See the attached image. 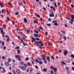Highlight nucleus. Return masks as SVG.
Returning a JSON list of instances; mask_svg holds the SVG:
<instances>
[{"instance_id":"1","label":"nucleus","mask_w":74,"mask_h":74,"mask_svg":"<svg viewBox=\"0 0 74 74\" xmlns=\"http://www.w3.org/2000/svg\"><path fill=\"white\" fill-rule=\"evenodd\" d=\"M71 19V21H69V22L71 24V25H73V22H74V15L71 14L70 15Z\"/></svg>"},{"instance_id":"2","label":"nucleus","mask_w":74,"mask_h":74,"mask_svg":"<svg viewBox=\"0 0 74 74\" xmlns=\"http://www.w3.org/2000/svg\"><path fill=\"white\" fill-rule=\"evenodd\" d=\"M40 42V43H38L37 45L36 44L37 47H38V46H39V48H40V49H42V47H41V46H42V47H43V44H41V43H42V41H39V42ZM38 44H40V45Z\"/></svg>"},{"instance_id":"3","label":"nucleus","mask_w":74,"mask_h":74,"mask_svg":"<svg viewBox=\"0 0 74 74\" xmlns=\"http://www.w3.org/2000/svg\"><path fill=\"white\" fill-rule=\"evenodd\" d=\"M32 40H31V41L32 42H35V44H36L37 45V43H40V42H36V39L35 38L33 37H32Z\"/></svg>"},{"instance_id":"4","label":"nucleus","mask_w":74,"mask_h":74,"mask_svg":"<svg viewBox=\"0 0 74 74\" xmlns=\"http://www.w3.org/2000/svg\"><path fill=\"white\" fill-rule=\"evenodd\" d=\"M14 57L16 58V59H18L19 61H21V59H20L21 58V56L20 55H14Z\"/></svg>"},{"instance_id":"5","label":"nucleus","mask_w":74,"mask_h":74,"mask_svg":"<svg viewBox=\"0 0 74 74\" xmlns=\"http://www.w3.org/2000/svg\"><path fill=\"white\" fill-rule=\"evenodd\" d=\"M0 29L1 30V32L2 34H3L2 36L3 37H4V34H5V32H4V30L3 29V28L0 27Z\"/></svg>"},{"instance_id":"6","label":"nucleus","mask_w":74,"mask_h":74,"mask_svg":"<svg viewBox=\"0 0 74 74\" xmlns=\"http://www.w3.org/2000/svg\"><path fill=\"white\" fill-rule=\"evenodd\" d=\"M67 53H68V51H67V50H64V54L65 56H66V55H67Z\"/></svg>"},{"instance_id":"7","label":"nucleus","mask_w":74,"mask_h":74,"mask_svg":"<svg viewBox=\"0 0 74 74\" xmlns=\"http://www.w3.org/2000/svg\"><path fill=\"white\" fill-rule=\"evenodd\" d=\"M19 5H23V3H22V2L21 1H18V3Z\"/></svg>"},{"instance_id":"8","label":"nucleus","mask_w":74,"mask_h":74,"mask_svg":"<svg viewBox=\"0 0 74 74\" xmlns=\"http://www.w3.org/2000/svg\"><path fill=\"white\" fill-rule=\"evenodd\" d=\"M42 57L43 58H42V59H43V60H44V59H45V58H46V56H45V55L42 54Z\"/></svg>"},{"instance_id":"9","label":"nucleus","mask_w":74,"mask_h":74,"mask_svg":"<svg viewBox=\"0 0 74 74\" xmlns=\"http://www.w3.org/2000/svg\"><path fill=\"white\" fill-rule=\"evenodd\" d=\"M4 64L6 66H8L10 65V64L8 63V62H5L4 63Z\"/></svg>"},{"instance_id":"10","label":"nucleus","mask_w":74,"mask_h":74,"mask_svg":"<svg viewBox=\"0 0 74 74\" xmlns=\"http://www.w3.org/2000/svg\"><path fill=\"white\" fill-rule=\"evenodd\" d=\"M16 72L17 74H19L21 73V71L19 69H16Z\"/></svg>"},{"instance_id":"11","label":"nucleus","mask_w":74,"mask_h":74,"mask_svg":"<svg viewBox=\"0 0 74 74\" xmlns=\"http://www.w3.org/2000/svg\"><path fill=\"white\" fill-rule=\"evenodd\" d=\"M53 70L54 71V73H56L57 71V68L56 67L54 68V69H53Z\"/></svg>"},{"instance_id":"12","label":"nucleus","mask_w":74,"mask_h":74,"mask_svg":"<svg viewBox=\"0 0 74 74\" xmlns=\"http://www.w3.org/2000/svg\"><path fill=\"white\" fill-rule=\"evenodd\" d=\"M49 16H50V17H52V16L53 17H54L55 16V15H54V14L53 13H51V14H50L49 15Z\"/></svg>"},{"instance_id":"13","label":"nucleus","mask_w":74,"mask_h":74,"mask_svg":"<svg viewBox=\"0 0 74 74\" xmlns=\"http://www.w3.org/2000/svg\"><path fill=\"white\" fill-rule=\"evenodd\" d=\"M33 23H36V24H38V21L37 20H35L33 21Z\"/></svg>"},{"instance_id":"14","label":"nucleus","mask_w":74,"mask_h":74,"mask_svg":"<svg viewBox=\"0 0 74 74\" xmlns=\"http://www.w3.org/2000/svg\"><path fill=\"white\" fill-rule=\"evenodd\" d=\"M46 59L47 60V61L49 62H50V57H48Z\"/></svg>"},{"instance_id":"15","label":"nucleus","mask_w":74,"mask_h":74,"mask_svg":"<svg viewBox=\"0 0 74 74\" xmlns=\"http://www.w3.org/2000/svg\"><path fill=\"white\" fill-rule=\"evenodd\" d=\"M34 37H38V34H34Z\"/></svg>"},{"instance_id":"16","label":"nucleus","mask_w":74,"mask_h":74,"mask_svg":"<svg viewBox=\"0 0 74 74\" xmlns=\"http://www.w3.org/2000/svg\"><path fill=\"white\" fill-rule=\"evenodd\" d=\"M26 70V68L24 66H23V68H22V70Z\"/></svg>"},{"instance_id":"17","label":"nucleus","mask_w":74,"mask_h":74,"mask_svg":"<svg viewBox=\"0 0 74 74\" xmlns=\"http://www.w3.org/2000/svg\"><path fill=\"white\" fill-rule=\"evenodd\" d=\"M17 52L18 54H20L21 53V51L20 50L18 49L17 50Z\"/></svg>"},{"instance_id":"18","label":"nucleus","mask_w":74,"mask_h":74,"mask_svg":"<svg viewBox=\"0 0 74 74\" xmlns=\"http://www.w3.org/2000/svg\"><path fill=\"white\" fill-rule=\"evenodd\" d=\"M24 22L25 23H27V19H26V18H24Z\"/></svg>"},{"instance_id":"19","label":"nucleus","mask_w":74,"mask_h":74,"mask_svg":"<svg viewBox=\"0 0 74 74\" xmlns=\"http://www.w3.org/2000/svg\"><path fill=\"white\" fill-rule=\"evenodd\" d=\"M21 65H22V66H23V64H24V62L23 61H21L20 62Z\"/></svg>"},{"instance_id":"20","label":"nucleus","mask_w":74,"mask_h":74,"mask_svg":"<svg viewBox=\"0 0 74 74\" xmlns=\"http://www.w3.org/2000/svg\"><path fill=\"white\" fill-rule=\"evenodd\" d=\"M20 49V47L19 46H18L16 47L15 48V49Z\"/></svg>"},{"instance_id":"21","label":"nucleus","mask_w":74,"mask_h":74,"mask_svg":"<svg viewBox=\"0 0 74 74\" xmlns=\"http://www.w3.org/2000/svg\"><path fill=\"white\" fill-rule=\"evenodd\" d=\"M35 14L36 15V16H37L38 18H40V15L39 14H37L36 13H35Z\"/></svg>"},{"instance_id":"22","label":"nucleus","mask_w":74,"mask_h":74,"mask_svg":"<svg viewBox=\"0 0 74 74\" xmlns=\"http://www.w3.org/2000/svg\"><path fill=\"white\" fill-rule=\"evenodd\" d=\"M8 63H10L11 61V60H12V59H10V58H8Z\"/></svg>"},{"instance_id":"23","label":"nucleus","mask_w":74,"mask_h":74,"mask_svg":"<svg viewBox=\"0 0 74 74\" xmlns=\"http://www.w3.org/2000/svg\"><path fill=\"white\" fill-rule=\"evenodd\" d=\"M1 12H2V13H5V10H4L2 9L1 11Z\"/></svg>"},{"instance_id":"24","label":"nucleus","mask_w":74,"mask_h":74,"mask_svg":"<svg viewBox=\"0 0 74 74\" xmlns=\"http://www.w3.org/2000/svg\"><path fill=\"white\" fill-rule=\"evenodd\" d=\"M71 57L73 59L74 58V55L72 54L71 55Z\"/></svg>"},{"instance_id":"25","label":"nucleus","mask_w":74,"mask_h":74,"mask_svg":"<svg viewBox=\"0 0 74 74\" xmlns=\"http://www.w3.org/2000/svg\"><path fill=\"white\" fill-rule=\"evenodd\" d=\"M61 4V3L59 2L57 4H58V7H59V6H60V4Z\"/></svg>"},{"instance_id":"26","label":"nucleus","mask_w":74,"mask_h":74,"mask_svg":"<svg viewBox=\"0 0 74 74\" xmlns=\"http://www.w3.org/2000/svg\"><path fill=\"white\" fill-rule=\"evenodd\" d=\"M61 63L62 64H64V65H66V63H65V62L63 61H62V62H61Z\"/></svg>"},{"instance_id":"27","label":"nucleus","mask_w":74,"mask_h":74,"mask_svg":"<svg viewBox=\"0 0 74 74\" xmlns=\"http://www.w3.org/2000/svg\"><path fill=\"white\" fill-rule=\"evenodd\" d=\"M35 61V62H37V63H39V61L38 60V59H36Z\"/></svg>"},{"instance_id":"28","label":"nucleus","mask_w":74,"mask_h":74,"mask_svg":"<svg viewBox=\"0 0 74 74\" xmlns=\"http://www.w3.org/2000/svg\"><path fill=\"white\" fill-rule=\"evenodd\" d=\"M66 71L68 74H69V73H70V70H66Z\"/></svg>"},{"instance_id":"29","label":"nucleus","mask_w":74,"mask_h":74,"mask_svg":"<svg viewBox=\"0 0 74 74\" xmlns=\"http://www.w3.org/2000/svg\"><path fill=\"white\" fill-rule=\"evenodd\" d=\"M54 26H58L59 23H54Z\"/></svg>"},{"instance_id":"30","label":"nucleus","mask_w":74,"mask_h":74,"mask_svg":"<svg viewBox=\"0 0 74 74\" xmlns=\"http://www.w3.org/2000/svg\"><path fill=\"white\" fill-rule=\"evenodd\" d=\"M39 63L40 64H42V61L40 60Z\"/></svg>"},{"instance_id":"31","label":"nucleus","mask_w":74,"mask_h":74,"mask_svg":"<svg viewBox=\"0 0 74 74\" xmlns=\"http://www.w3.org/2000/svg\"><path fill=\"white\" fill-rule=\"evenodd\" d=\"M2 58L3 60H4V59H6V58H5V57H4V56H3L2 57Z\"/></svg>"},{"instance_id":"32","label":"nucleus","mask_w":74,"mask_h":74,"mask_svg":"<svg viewBox=\"0 0 74 74\" xmlns=\"http://www.w3.org/2000/svg\"><path fill=\"white\" fill-rule=\"evenodd\" d=\"M43 70L44 72H46L47 71V69L46 68H44Z\"/></svg>"},{"instance_id":"33","label":"nucleus","mask_w":74,"mask_h":74,"mask_svg":"<svg viewBox=\"0 0 74 74\" xmlns=\"http://www.w3.org/2000/svg\"><path fill=\"white\" fill-rule=\"evenodd\" d=\"M43 60H44V62L45 63V64H47V60H45V59Z\"/></svg>"},{"instance_id":"34","label":"nucleus","mask_w":74,"mask_h":74,"mask_svg":"<svg viewBox=\"0 0 74 74\" xmlns=\"http://www.w3.org/2000/svg\"><path fill=\"white\" fill-rule=\"evenodd\" d=\"M34 32L36 33H38V31H36V30H34Z\"/></svg>"},{"instance_id":"35","label":"nucleus","mask_w":74,"mask_h":74,"mask_svg":"<svg viewBox=\"0 0 74 74\" xmlns=\"http://www.w3.org/2000/svg\"><path fill=\"white\" fill-rule=\"evenodd\" d=\"M2 45L3 46V47L4 46V41H2Z\"/></svg>"},{"instance_id":"36","label":"nucleus","mask_w":74,"mask_h":74,"mask_svg":"<svg viewBox=\"0 0 74 74\" xmlns=\"http://www.w3.org/2000/svg\"><path fill=\"white\" fill-rule=\"evenodd\" d=\"M10 38L9 37H8V38L7 39V40H6L7 42H8L9 41V40H10Z\"/></svg>"},{"instance_id":"37","label":"nucleus","mask_w":74,"mask_h":74,"mask_svg":"<svg viewBox=\"0 0 74 74\" xmlns=\"http://www.w3.org/2000/svg\"><path fill=\"white\" fill-rule=\"evenodd\" d=\"M25 59L26 60H27V61H28L29 60V58L28 57H26L25 58Z\"/></svg>"},{"instance_id":"38","label":"nucleus","mask_w":74,"mask_h":74,"mask_svg":"<svg viewBox=\"0 0 74 74\" xmlns=\"http://www.w3.org/2000/svg\"><path fill=\"white\" fill-rule=\"evenodd\" d=\"M51 58L52 59H53V60L55 59V57H54L53 56H51Z\"/></svg>"},{"instance_id":"39","label":"nucleus","mask_w":74,"mask_h":74,"mask_svg":"<svg viewBox=\"0 0 74 74\" xmlns=\"http://www.w3.org/2000/svg\"><path fill=\"white\" fill-rule=\"evenodd\" d=\"M50 13H51V14H52V13H53V12L52 10H50Z\"/></svg>"},{"instance_id":"40","label":"nucleus","mask_w":74,"mask_h":74,"mask_svg":"<svg viewBox=\"0 0 74 74\" xmlns=\"http://www.w3.org/2000/svg\"><path fill=\"white\" fill-rule=\"evenodd\" d=\"M46 25L47 26H51V24H47Z\"/></svg>"},{"instance_id":"41","label":"nucleus","mask_w":74,"mask_h":74,"mask_svg":"<svg viewBox=\"0 0 74 74\" xmlns=\"http://www.w3.org/2000/svg\"><path fill=\"white\" fill-rule=\"evenodd\" d=\"M43 10L47 11V9H46V8L44 7H43Z\"/></svg>"},{"instance_id":"42","label":"nucleus","mask_w":74,"mask_h":74,"mask_svg":"<svg viewBox=\"0 0 74 74\" xmlns=\"http://www.w3.org/2000/svg\"><path fill=\"white\" fill-rule=\"evenodd\" d=\"M13 72V73L14 74H16V72H15V71L13 70L12 71Z\"/></svg>"},{"instance_id":"43","label":"nucleus","mask_w":74,"mask_h":74,"mask_svg":"<svg viewBox=\"0 0 74 74\" xmlns=\"http://www.w3.org/2000/svg\"><path fill=\"white\" fill-rule=\"evenodd\" d=\"M0 4L1 5V7L2 8L3 7V4L1 2H0Z\"/></svg>"},{"instance_id":"44","label":"nucleus","mask_w":74,"mask_h":74,"mask_svg":"<svg viewBox=\"0 0 74 74\" xmlns=\"http://www.w3.org/2000/svg\"><path fill=\"white\" fill-rule=\"evenodd\" d=\"M50 67L51 70H52V69H53V70L54 67H53V66H51Z\"/></svg>"},{"instance_id":"45","label":"nucleus","mask_w":74,"mask_h":74,"mask_svg":"<svg viewBox=\"0 0 74 74\" xmlns=\"http://www.w3.org/2000/svg\"><path fill=\"white\" fill-rule=\"evenodd\" d=\"M16 15H18V14H19V12H16L15 14Z\"/></svg>"},{"instance_id":"46","label":"nucleus","mask_w":74,"mask_h":74,"mask_svg":"<svg viewBox=\"0 0 74 74\" xmlns=\"http://www.w3.org/2000/svg\"><path fill=\"white\" fill-rule=\"evenodd\" d=\"M33 71V70L32 69H30L29 70V71L30 73H32V71Z\"/></svg>"},{"instance_id":"47","label":"nucleus","mask_w":74,"mask_h":74,"mask_svg":"<svg viewBox=\"0 0 74 74\" xmlns=\"http://www.w3.org/2000/svg\"><path fill=\"white\" fill-rule=\"evenodd\" d=\"M19 67L20 69H22V68H23V66H20Z\"/></svg>"},{"instance_id":"48","label":"nucleus","mask_w":74,"mask_h":74,"mask_svg":"<svg viewBox=\"0 0 74 74\" xmlns=\"http://www.w3.org/2000/svg\"><path fill=\"white\" fill-rule=\"evenodd\" d=\"M35 68L36 69H38V67L37 66V65H36L35 66Z\"/></svg>"},{"instance_id":"49","label":"nucleus","mask_w":74,"mask_h":74,"mask_svg":"<svg viewBox=\"0 0 74 74\" xmlns=\"http://www.w3.org/2000/svg\"><path fill=\"white\" fill-rule=\"evenodd\" d=\"M63 38H64V41H66V37L65 36H63Z\"/></svg>"},{"instance_id":"50","label":"nucleus","mask_w":74,"mask_h":74,"mask_svg":"<svg viewBox=\"0 0 74 74\" xmlns=\"http://www.w3.org/2000/svg\"><path fill=\"white\" fill-rule=\"evenodd\" d=\"M10 18H8V17H7V21H10Z\"/></svg>"},{"instance_id":"51","label":"nucleus","mask_w":74,"mask_h":74,"mask_svg":"<svg viewBox=\"0 0 74 74\" xmlns=\"http://www.w3.org/2000/svg\"><path fill=\"white\" fill-rule=\"evenodd\" d=\"M58 51L59 53H60V52H62V50L61 49H60Z\"/></svg>"},{"instance_id":"52","label":"nucleus","mask_w":74,"mask_h":74,"mask_svg":"<svg viewBox=\"0 0 74 74\" xmlns=\"http://www.w3.org/2000/svg\"><path fill=\"white\" fill-rule=\"evenodd\" d=\"M27 33H30V30H27Z\"/></svg>"},{"instance_id":"53","label":"nucleus","mask_w":74,"mask_h":74,"mask_svg":"<svg viewBox=\"0 0 74 74\" xmlns=\"http://www.w3.org/2000/svg\"><path fill=\"white\" fill-rule=\"evenodd\" d=\"M74 5L73 4H71V7H72V8H73V7H74Z\"/></svg>"},{"instance_id":"54","label":"nucleus","mask_w":74,"mask_h":74,"mask_svg":"<svg viewBox=\"0 0 74 74\" xmlns=\"http://www.w3.org/2000/svg\"><path fill=\"white\" fill-rule=\"evenodd\" d=\"M40 29H41V30H44V29L42 28V26H41V25L40 26Z\"/></svg>"},{"instance_id":"55","label":"nucleus","mask_w":74,"mask_h":74,"mask_svg":"<svg viewBox=\"0 0 74 74\" xmlns=\"http://www.w3.org/2000/svg\"><path fill=\"white\" fill-rule=\"evenodd\" d=\"M66 70H69V68L68 67H66Z\"/></svg>"},{"instance_id":"56","label":"nucleus","mask_w":74,"mask_h":74,"mask_svg":"<svg viewBox=\"0 0 74 74\" xmlns=\"http://www.w3.org/2000/svg\"><path fill=\"white\" fill-rule=\"evenodd\" d=\"M36 39L37 41H38L39 40H40V39H39V38H36Z\"/></svg>"},{"instance_id":"57","label":"nucleus","mask_w":74,"mask_h":74,"mask_svg":"<svg viewBox=\"0 0 74 74\" xmlns=\"http://www.w3.org/2000/svg\"><path fill=\"white\" fill-rule=\"evenodd\" d=\"M66 19H68V20H70L71 19V18L70 17L69 18H68L67 17H66Z\"/></svg>"},{"instance_id":"58","label":"nucleus","mask_w":74,"mask_h":74,"mask_svg":"<svg viewBox=\"0 0 74 74\" xmlns=\"http://www.w3.org/2000/svg\"><path fill=\"white\" fill-rule=\"evenodd\" d=\"M61 32H62V33H66V32H65V31H63L62 30H61Z\"/></svg>"},{"instance_id":"59","label":"nucleus","mask_w":74,"mask_h":74,"mask_svg":"<svg viewBox=\"0 0 74 74\" xmlns=\"http://www.w3.org/2000/svg\"><path fill=\"white\" fill-rule=\"evenodd\" d=\"M51 74H53V71L52 70H51Z\"/></svg>"},{"instance_id":"60","label":"nucleus","mask_w":74,"mask_h":74,"mask_svg":"<svg viewBox=\"0 0 74 74\" xmlns=\"http://www.w3.org/2000/svg\"><path fill=\"white\" fill-rule=\"evenodd\" d=\"M27 64L28 66H30V63H29V62H28Z\"/></svg>"},{"instance_id":"61","label":"nucleus","mask_w":74,"mask_h":74,"mask_svg":"<svg viewBox=\"0 0 74 74\" xmlns=\"http://www.w3.org/2000/svg\"><path fill=\"white\" fill-rule=\"evenodd\" d=\"M64 26H65V27H68V25H67L66 24H64Z\"/></svg>"},{"instance_id":"62","label":"nucleus","mask_w":74,"mask_h":74,"mask_svg":"<svg viewBox=\"0 0 74 74\" xmlns=\"http://www.w3.org/2000/svg\"><path fill=\"white\" fill-rule=\"evenodd\" d=\"M3 49H6V46H4L3 47Z\"/></svg>"},{"instance_id":"63","label":"nucleus","mask_w":74,"mask_h":74,"mask_svg":"<svg viewBox=\"0 0 74 74\" xmlns=\"http://www.w3.org/2000/svg\"><path fill=\"white\" fill-rule=\"evenodd\" d=\"M1 66H4V64L3 63H1Z\"/></svg>"},{"instance_id":"64","label":"nucleus","mask_w":74,"mask_h":74,"mask_svg":"<svg viewBox=\"0 0 74 74\" xmlns=\"http://www.w3.org/2000/svg\"><path fill=\"white\" fill-rule=\"evenodd\" d=\"M72 70H73V71H74V66L72 67Z\"/></svg>"}]
</instances>
